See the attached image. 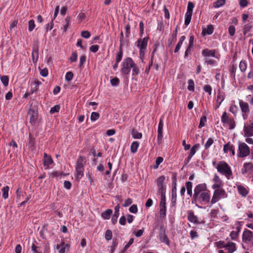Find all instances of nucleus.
<instances>
[{"instance_id":"40","label":"nucleus","mask_w":253,"mask_h":253,"mask_svg":"<svg viewBox=\"0 0 253 253\" xmlns=\"http://www.w3.org/2000/svg\"><path fill=\"white\" fill-rule=\"evenodd\" d=\"M188 85L187 88L190 91H193L194 90V83L192 80H189L188 82Z\"/></svg>"},{"instance_id":"46","label":"nucleus","mask_w":253,"mask_h":253,"mask_svg":"<svg viewBox=\"0 0 253 253\" xmlns=\"http://www.w3.org/2000/svg\"><path fill=\"white\" fill-rule=\"evenodd\" d=\"M224 98L223 96L221 94H218L216 99V102L218 104L217 107L220 105L222 101H223Z\"/></svg>"},{"instance_id":"19","label":"nucleus","mask_w":253,"mask_h":253,"mask_svg":"<svg viewBox=\"0 0 253 253\" xmlns=\"http://www.w3.org/2000/svg\"><path fill=\"white\" fill-rule=\"evenodd\" d=\"M236 244L232 242L228 243L226 244L225 250L227 251L228 253H232L236 250Z\"/></svg>"},{"instance_id":"32","label":"nucleus","mask_w":253,"mask_h":253,"mask_svg":"<svg viewBox=\"0 0 253 253\" xmlns=\"http://www.w3.org/2000/svg\"><path fill=\"white\" fill-rule=\"evenodd\" d=\"M233 145L230 142L224 145L223 151L224 153H227L231 151L232 149Z\"/></svg>"},{"instance_id":"52","label":"nucleus","mask_w":253,"mask_h":253,"mask_svg":"<svg viewBox=\"0 0 253 253\" xmlns=\"http://www.w3.org/2000/svg\"><path fill=\"white\" fill-rule=\"evenodd\" d=\"M65 24L64 25L63 28L64 31L66 32L68 28L69 23H70L69 17H66L65 20Z\"/></svg>"},{"instance_id":"29","label":"nucleus","mask_w":253,"mask_h":253,"mask_svg":"<svg viewBox=\"0 0 253 253\" xmlns=\"http://www.w3.org/2000/svg\"><path fill=\"white\" fill-rule=\"evenodd\" d=\"M8 191H9V187L7 186L4 187L2 189V197L3 199H6L8 198Z\"/></svg>"},{"instance_id":"1","label":"nucleus","mask_w":253,"mask_h":253,"mask_svg":"<svg viewBox=\"0 0 253 253\" xmlns=\"http://www.w3.org/2000/svg\"><path fill=\"white\" fill-rule=\"evenodd\" d=\"M193 199L196 203L202 205L210 203L211 197L210 190L206 183L198 184L194 188Z\"/></svg>"},{"instance_id":"42","label":"nucleus","mask_w":253,"mask_h":253,"mask_svg":"<svg viewBox=\"0 0 253 253\" xmlns=\"http://www.w3.org/2000/svg\"><path fill=\"white\" fill-rule=\"evenodd\" d=\"M35 27V22L33 20H30L28 23V30L30 32L32 31Z\"/></svg>"},{"instance_id":"45","label":"nucleus","mask_w":253,"mask_h":253,"mask_svg":"<svg viewBox=\"0 0 253 253\" xmlns=\"http://www.w3.org/2000/svg\"><path fill=\"white\" fill-rule=\"evenodd\" d=\"M226 243L224 242L223 241H218L215 243L216 246L217 248L220 249L222 248H224L225 249Z\"/></svg>"},{"instance_id":"14","label":"nucleus","mask_w":253,"mask_h":253,"mask_svg":"<svg viewBox=\"0 0 253 253\" xmlns=\"http://www.w3.org/2000/svg\"><path fill=\"white\" fill-rule=\"evenodd\" d=\"M53 160L50 156L48 155L46 153L44 154L43 165L44 166L48 168L49 166L52 164Z\"/></svg>"},{"instance_id":"36","label":"nucleus","mask_w":253,"mask_h":253,"mask_svg":"<svg viewBox=\"0 0 253 253\" xmlns=\"http://www.w3.org/2000/svg\"><path fill=\"white\" fill-rule=\"evenodd\" d=\"M0 80L4 86H6L8 84L9 79L7 76L1 77Z\"/></svg>"},{"instance_id":"33","label":"nucleus","mask_w":253,"mask_h":253,"mask_svg":"<svg viewBox=\"0 0 253 253\" xmlns=\"http://www.w3.org/2000/svg\"><path fill=\"white\" fill-rule=\"evenodd\" d=\"M165 178H166V177L164 175L159 177L156 180L157 186L164 185V183Z\"/></svg>"},{"instance_id":"55","label":"nucleus","mask_w":253,"mask_h":253,"mask_svg":"<svg viewBox=\"0 0 253 253\" xmlns=\"http://www.w3.org/2000/svg\"><path fill=\"white\" fill-rule=\"evenodd\" d=\"M81 36L85 39H88L90 37V34L88 31H84L81 33Z\"/></svg>"},{"instance_id":"8","label":"nucleus","mask_w":253,"mask_h":253,"mask_svg":"<svg viewBox=\"0 0 253 253\" xmlns=\"http://www.w3.org/2000/svg\"><path fill=\"white\" fill-rule=\"evenodd\" d=\"M212 182L213 183L211 186L212 189L223 188V183L217 174H214Z\"/></svg>"},{"instance_id":"41","label":"nucleus","mask_w":253,"mask_h":253,"mask_svg":"<svg viewBox=\"0 0 253 253\" xmlns=\"http://www.w3.org/2000/svg\"><path fill=\"white\" fill-rule=\"evenodd\" d=\"M225 1V0H218L214 3L213 6L214 7H219L224 4Z\"/></svg>"},{"instance_id":"11","label":"nucleus","mask_w":253,"mask_h":253,"mask_svg":"<svg viewBox=\"0 0 253 253\" xmlns=\"http://www.w3.org/2000/svg\"><path fill=\"white\" fill-rule=\"evenodd\" d=\"M202 54L204 57H206V58H208L210 57L217 58L215 55V50H210L206 48L202 50Z\"/></svg>"},{"instance_id":"6","label":"nucleus","mask_w":253,"mask_h":253,"mask_svg":"<svg viewBox=\"0 0 253 253\" xmlns=\"http://www.w3.org/2000/svg\"><path fill=\"white\" fill-rule=\"evenodd\" d=\"M148 37L139 39L137 41V46L139 48V54L140 56H143L147 45Z\"/></svg>"},{"instance_id":"60","label":"nucleus","mask_w":253,"mask_h":253,"mask_svg":"<svg viewBox=\"0 0 253 253\" xmlns=\"http://www.w3.org/2000/svg\"><path fill=\"white\" fill-rule=\"evenodd\" d=\"M86 176L88 178L90 183L93 184L94 182V177L91 173L88 172L86 174Z\"/></svg>"},{"instance_id":"5","label":"nucleus","mask_w":253,"mask_h":253,"mask_svg":"<svg viewBox=\"0 0 253 253\" xmlns=\"http://www.w3.org/2000/svg\"><path fill=\"white\" fill-rule=\"evenodd\" d=\"M221 121L222 123L228 126L230 129H232L236 126L235 122L233 119L229 117L226 112L223 113L221 118Z\"/></svg>"},{"instance_id":"30","label":"nucleus","mask_w":253,"mask_h":253,"mask_svg":"<svg viewBox=\"0 0 253 253\" xmlns=\"http://www.w3.org/2000/svg\"><path fill=\"white\" fill-rule=\"evenodd\" d=\"M200 146V144H196L194 145L191 149L189 154H190L191 155L194 156L196 153L197 151L199 149Z\"/></svg>"},{"instance_id":"43","label":"nucleus","mask_w":253,"mask_h":253,"mask_svg":"<svg viewBox=\"0 0 253 253\" xmlns=\"http://www.w3.org/2000/svg\"><path fill=\"white\" fill-rule=\"evenodd\" d=\"M99 117V114L97 112H93L91 113L90 116V120L92 121H96Z\"/></svg>"},{"instance_id":"34","label":"nucleus","mask_w":253,"mask_h":253,"mask_svg":"<svg viewBox=\"0 0 253 253\" xmlns=\"http://www.w3.org/2000/svg\"><path fill=\"white\" fill-rule=\"evenodd\" d=\"M123 51L121 49L120 50L117 52V54H116V58H115V61L116 62H120L121 61V60H122V58L123 57Z\"/></svg>"},{"instance_id":"3","label":"nucleus","mask_w":253,"mask_h":253,"mask_svg":"<svg viewBox=\"0 0 253 253\" xmlns=\"http://www.w3.org/2000/svg\"><path fill=\"white\" fill-rule=\"evenodd\" d=\"M213 192L211 199V205H213L221 199L227 197L226 192L223 188L213 189Z\"/></svg>"},{"instance_id":"13","label":"nucleus","mask_w":253,"mask_h":253,"mask_svg":"<svg viewBox=\"0 0 253 253\" xmlns=\"http://www.w3.org/2000/svg\"><path fill=\"white\" fill-rule=\"evenodd\" d=\"M244 133L246 136H253V123L250 125H245Z\"/></svg>"},{"instance_id":"17","label":"nucleus","mask_w":253,"mask_h":253,"mask_svg":"<svg viewBox=\"0 0 253 253\" xmlns=\"http://www.w3.org/2000/svg\"><path fill=\"white\" fill-rule=\"evenodd\" d=\"M239 104L240 108L241 109L243 113H247L249 112L250 109H249V106L248 103L242 101H240L239 102Z\"/></svg>"},{"instance_id":"16","label":"nucleus","mask_w":253,"mask_h":253,"mask_svg":"<svg viewBox=\"0 0 253 253\" xmlns=\"http://www.w3.org/2000/svg\"><path fill=\"white\" fill-rule=\"evenodd\" d=\"M243 173L253 172V164L251 163H246L244 165V169H242Z\"/></svg>"},{"instance_id":"51","label":"nucleus","mask_w":253,"mask_h":253,"mask_svg":"<svg viewBox=\"0 0 253 253\" xmlns=\"http://www.w3.org/2000/svg\"><path fill=\"white\" fill-rule=\"evenodd\" d=\"M207 121V118L206 116H203L200 120V124L199 126V128H202L205 126V123Z\"/></svg>"},{"instance_id":"22","label":"nucleus","mask_w":253,"mask_h":253,"mask_svg":"<svg viewBox=\"0 0 253 253\" xmlns=\"http://www.w3.org/2000/svg\"><path fill=\"white\" fill-rule=\"evenodd\" d=\"M112 213V210L111 209H108L102 213L101 216L104 219H109Z\"/></svg>"},{"instance_id":"35","label":"nucleus","mask_w":253,"mask_h":253,"mask_svg":"<svg viewBox=\"0 0 253 253\" xmlns=\"http://www.w3.org/2000/svg\"><path fill=\"white\" fill-rule=\"evenodd\" d=\"M233 104H232L229 109L230 112L233 113L234 115H236V113L237 112V107L235 105V101H233Z\"/></svg>"},{"instance_id":"56","label":"nucleus","mask_w":253,"mask_h":253,"mask_svg":"<svg viewBox=\"0 0 253 253\" xmlns=\"http://www.w3.org/2000/svg\"><path fill=\"white\" fill-rule=\"evenodd\" d=\"M235 27L234 26L231 25L228 28L229 34L230 36H232L235 33Z\"/></svg>"},{"instance_id":"23","label":"nucleus","mask_w":253,"mask_h":253,"mask_svg":"<svg viewBox=\"0 0 253 253\" xmlns=\"http://www.w3.org/2000/svg\"><path fill=\"white\" fill-rule=\"evenodd\" d=\"M85 163V159L83 157H80L78 159L76 167L84 168V166Z\"/></svg>"},{"instance_id":"61","label":"nucleus","mask_w":253,"mask_h":253,"mask_svg":"<svg viewBox=\"0 0 253 253\" xmlns=\"http://www.w3.org/2000/svg\"><path fill=\"white\" fill-rule=\"evenodd\" d=\"M204 90L205 92H208L209 94V95L211 94V85H208V84L205 85L204 86Z\"/></svg>"},{"instance_id":"2","label":"nucleus","mask_w":253,"mask_h":253,"mask_svg":"<svg viewBox=\"0 0 253 253\" xmlns=\"http://www.w3.org/2000/svg\"><path fill=\"white\" fill-rule=\"evenodd\" d=\"M217 171L225 175L228 178L232 174V171L228 165L224 161L218 162L216 166Z\"/></svg>"},{"instance_id":"54","label":"nucleus","mask_w":253,"mask_h":253,"mask_svg":"<svg viewBox=\"0 0 253 253\" xmlns=\"http://www.w3.org/2000/svg\"><path fill=\"white\" fill-rule=\"evenodd\" d=\"M40 70V74L42 76L45 77L48 75V70L46 68H43V69H41L39 68Z\"/></svg>"},{"instance_id":"44","label":"nucleus","mask_w":253,"mask_h":253,"mask_svg":"<svg viewBox=\"0 0 253 253\" xmlns=\"http://www.w3.org/2000/svg\"><path fill=\"white\" fill-rule=\"evenodd\" d=\"M105 239L107 241L110 240L112 238V232L110 230H107L105 232Z\"/></svg>"},{"instance_id":"38","label":"nucleus","mask_w":253,"mask_h":253,"mask_svg":"<svg viewBox=\"0 0 253 253\" xmlns=\"http://www.w3.org/2000/svg\"><path fill=\"white\" fill-rule=\"evenodd\" d=\"M203 32L206 33L208 35H211L213 32V27L211 25H209L206 29L203 30Z\"/></svg>"},{"instance_id":"10","label":"nucleus","mask_w":253,"mask_h":253,"mask_svg":"<svg viewBox=\"0 0 253 253\" xmlns=\"http://www.w3.org/2000/svg\"><path fill=\"white\" fill-rule=\"evenodd\" d=\"M253 239V233L250 230L246 229L242 235L243 241L244 243H248L251 242Z\"/></svg>"},{"instance_id":"59","label":"nucleus","mask_w":253,"mask_h":253,"mask_svg":"<svg viewBox=\"0 0 253 253\" xmlns=\"http://www.w3.org/2000/svg\"><path fill=\"white\" fill-rule=\"evenodd\" d=\"M239 67L242 72H244L246 70L247 65L245 62L241 61L239 64Z\"/></svg>"},{"instance_id":"47","label":"nucleus","mask_w":253,"mask_h":253,"mask_svg":"<svg viewBox=\"0 0 253 253\" xmlns=\"http://www.w3.org/2000/svg\"><path fill=\"white\" fill-rule=\"evenodd\" d=\"M73 78V74L72 72H68L65 75V80L68 81H71Z\"/></svg>"},{"instance_id":"12","label":"nucleus","mask_w":253,"mask_h":253,"mask_svg":"<svg viewBox=\"0 0 253 253\" xmlns=\"http://www.w3.org/2000/svg\"><path fill=\"white\" fill-rule=\"evenodd\" d=\"M163 123L162 119H160L158 128V141L161 142L163 137Z\"/></svg>"},{"instance_id":"28","label":"nucleus","mask_w":253,"mask_h":253,"mask_svg":"<svg viewBox=\"0 0 253 253\" xmlns=\"http://www.w3.org/2000/svg\"><path fill=\"white\" fill-rule=\"evenodd\" d=\"M236 65L233 64L230 70L231 77L235 81ZM236 82V81H235Z\"/></svg>"},{"instance_id":"48","label":"nucleus","mask_w":253,"mask_h":253,"mask_svg":"<svg viewBox=\"0 0 253 253\" xmlns=\"http://www.w3.org/2000/svg\"><path fill=\"white\" fill-rule=\"evenodd\" d=\"M172 184H173V187H172V196H173L174 194H175V195H176V179L175 178H173Z\"/></svg>"},{"instance_id":"57","label":"nucleus","mask_w":253,"mask_h":253,"mask_svg":"<svg viewBox=\"0 0 253 253\" xmlns=\"http://www.w3.org/2000/svg\"><path fill=\"white\" fill-rule=\"evenodd\" d=\"M133 239L130 238L129 242L125 245L123 252H125L133 243Z\"/></svg>"},{"instance_id":"62","label":"nucleus","mask_w":253,"mask_h":253,"mask_svg":"<svg viewBox=\"0 0 253 253\" xmlns=\"http://www.w3.org/2000/svg\"><path fill=\"white\" fill-rule=\"evenodd\" d=\"M252 27L250 23H248L244 26V33L246 34L247 32H249Z\"/></svg>"},{"instance_id":"39","label":"nucleus","mask_w":253,"mask_h":253,"mask_svg":"<svg viewBox=\"0 0 253 253\" xmlns=\"http://www.w3.org/2000/svg\"><path fill=\"white\" fill-rule=\"evenodd\" d=\"M214 140L211 138H209L205 145V149H208L213 143Z\"/></svg>"},{"instance_id":"58","label":"nucleus","mask_w":253,"mask_h":253,"mask_svg":"<svg viewBox=\"0 0 253 253\" xmlns=\"http://www.w3.org/2000/svg\"><path fill=\"white\" fill-rule=\"evenodd\" d=\"M129 211L130 212L136 213L137 212V207L136 205H133L130 207Z\"/></svg>"},{"instance_id":"31","label":"nucleus","mask_w":253,"mask_h":253,"mask_svg":"<svg viewBox=\"0 0 253 253\" xmlns=\"http://www.w3.org/2000/svg\"><path fill=\"white\" fill-rule=\"evenodd\" d=\"M31 250L33 253H42V251L39 247L36 246L34 243L31 245Z\"/></svg>"},{"instance_id":"21","label":"nucleus","mask_w":253,"mask_h":253,"mask_svg":"<svg viewBox=\"0 0 253 253\" xmlns=\"http://www.w3.org/2000/svg\"><path fill=\"white\" fill-rule=\"evenodd\" d=\"M139 143L138 141H133L130 146V151L132 153H135L137 151Z\"/></svg>"},{"instance_id":"25","label":"nucleus","mask_w":253,"mask_h":253,"mask_svg":"<svg viewBox=\"0 0 253 253\" xmlns=\"http://www.w3.org/2000/svg\"><path fill=\"white\" fill-rule=\"evenodd\" d=\"M76 170L77 172V178L80 179L84 175V168L76 167Z\"/></svg>"},{"instance_id":"4","label":"nucleus","mask_w":253,"mask_h":253,"mask_svg":"<svg viewBox=\"0 0 253 253\" xmlns=\"http://www.w3.org/2000/svg\"><path fill=\"white\" fill-rule=\"evenodd\" d=\"M133 61L130 57L125 58L121 64V72L123 74L127 75L130 71L131 67L133 65Z\"/></svg>"},{"instance_id":"27","label":"nucleus","mask_w":253,"mask_h":253,"mask_svg":"<svg viewBox=\"0 0 253 253\" xmlns=\"http://www.w3.org/2000/svg\"><path fill=\"white\" fill-rule=\"evenodd\" d=\"M158 194L161 196L165 195L166 193V185H163L161 186H158Z\"/></svg>"},{"instance_id":"63","label":"nucleus","mask_w":253,"mask_h":253,"mask_svg":"<svg viewBox=\"0 0 253 253\" xmlns=\"http://www.w3.org/2000/svg\"><path fill=\"white\" fill-rule=\"evenodd\" d=\"M98 49H99V45H98L97 44L93 45L91 46L90 47V50L91 52H94V53L97 52L98 50Z\"/></svg>"},{"instance_id":"53","label":"nucleus","mask_w":253,"mask_h":253,"mask_svg":"<svg viewBox=\"0 0 253 253\" xmlns=\"http://www.w3.org/2000/svg\"><path fill=\"white\" fill-rule=\"evenodd\" d=\"M160 214L161 216H165L166 215V206H160Z\"/></svg>"},{"instance_id":"15","label":"nucleus","mask_w":253,"mask_h":253,"mask_svg":"<svg viewBox=\"0 0 253 253\" xmlns=\"http://www.w3.org/2000/svg\"><path fill=\"white\" fill-rule=\"evenodd\" d=\"M69 247L68 244L62 242L60 245H57L56 249L59 251V253H65L66 248Z\"/></svg>"},{"instance_id":"9","label":"nucleus","mask_w":253,"mask_h":253,"mask_svg":"<svg viewBox=\"0 0 253 253\" xmlns=\"http://www.w3.org/2000/svg\"><path fill=\"white\" fill-rule=\"evenodd\" d=\"M238 150L240 151V157H245L248 156L250 153V148L245 143H242L238 146Z\"/></svg>"},{"instance_id":"20","label":"nucleus","mask_w":253,"mask_h":253,"mask_svg":"<svg viewBox=\"0 0 253 253\" xmlns=\"http://www.w3.org/2000/svg\"><path fill=\"white\" fill-rule=\"evenodd\" d=\"M238 192L243 197H246L249 193L248 190L241 185H238Z\"/></svg>"},{"instance_id":"50","label":"nucleus","mask_w":253,"mask_h":253,"mask_svg":"<svg viewBox=\"0 0 253 253\" xmlns=\"http://www.w3.org/2000/svg\"><path fill=\"white\" fill-rule=\"evenodd\" d=\"M163 161V158L161 157H158L156 160V165L154 166V169H157L159 165L162 163Z\"/></svg>"},{"instance_id":"18","label":"nucleus","mask_w":253,"mask_h":253,"mask_svg":"<svg viewBox=\"0 0 253 253\" xmlns=\"http://www.w3.org/2000/svg\"><path fill=\"white\" fill-rule=\"evenodd\" d=\"M187 218H188V220L190 222L194 223H198V218L196 216H195L194 215V213L191 211H188Z\"/></svg>"},{"instance_id":"7","label":"nucleus","mask_w":253,"mask_h":253,"mask_svg":"<svg viewBox=\"0 0 253 253\" xmlns=\"http://www.w3.org/2000/svg\"><path fill=\"white\" fill-rule=\"evenodd\" d=\"M194 7V4L191 2H189L187 5V11L185 15V25L187 26L190 23L193 9Z\"/></svg>"},{"instance_id":"26","label":"nucleus","mask_w":253,"mask_h":253,"mask_svg":"<svg viewBox=\"0 0 253 253\" xmlns=\"http://www.w3.org/2000/svg\"><path fill=\"white\" fill-rule=\"evenodd\" d=\"M132 136L134 139H141L142 137V134L136 129H133L132 131Z\"/></svg>"},{"instance_id":"37","label":"nucleus","mask_w":253,"mask_h":253,"mask_svg":"<svg viewBox=\"0 0 253 253\" xmlns=\"http://www.w3.org/2000/svg\"><path fill=\"white\" fill-rule=\"evenodd\" d=\"M110 83L112 86H116L119 85L120 80L118 78L115 77L111 80Z\"/></svg>"},{"instance_id":"49","label":"nucleus","mask_w":253,"mask_h":253,"mask_svg":"<svg viewBox=\"0 0 253 253\" xmlns=\"http://www.w3.org/2000/svg\"><path fill=\"white\" fill-rule=\"evenodd\" d=\"M85 62V56L84 55H82L80 57V63H79V67L81 68H82L84 67V65Z\"/></svg>"},{"instance_id":"64","label":"nucleus","mask_w":253,"mask_h":253,"mask_svg":"<svg viewBox=\"0 0 253 253\" xmlns=\"http://www.w3.org/2000/svg\"><path fill=\"white\" fill-rule=\"evenodd\" d=\"M77 56H78V55H77V52H73L72 54V55H71V57L70 58V61L71 62H75V61H76L77 60Z\"/></svg>"},{"instance_id":"24","label":"nucleus","mask_w":253,"mask_h":253,"mask_svg":"<svg viewBox=\"0 0 253 253\" xmlns=\"http://www.w3.org/2000/svg\"><path fill=\"white\" fill-rule=\"evenodd\" d=\"M132 69V76H137L140 73L139 68L137 66V65L133 62V65L131 67Z\"/></svg>"}]
</instances>
